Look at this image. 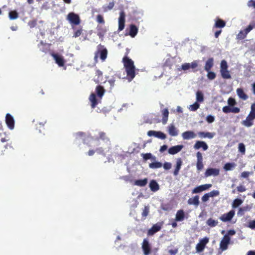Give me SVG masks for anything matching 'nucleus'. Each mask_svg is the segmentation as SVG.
I'll return each mask as SVG.
<instances>
[{
  "instance_id": "cd10ccee",
  "label": "nucleus",
  "mask_w": 255,
  "mask_h": 255,
  "mask_svg": "<svg viewBox=\"0 0 255 255\" xmlns=\"http://www.w3.org/2000/svg\"><path fill=\"white\" fill-rule=\"evenodd\" d=\"M213 59L212 58H209L206 62L205 66V70L209 72L211 68L213 66Z\"/></svg>"
},
{
  "instance_id": "c9c22d12",
  "label": "nucleus",
  "mask_w": 255,
  "mask_h": 255,
  "mask_svg": "<svg viewBox=\"0 0 255 255\" xmlns=\"http://www.w3.org/2000/svg\"><path fill=\"white\" fill-rule=\"evenodd\" d=\"M225 22L221 19H218L216 20L215 27L216 28H223L225 26Z\"/></svg>"
},
{
  "instance_id": "bf43d9fd",
  "label": "nucleus",
  "mask_w": 255,
  "mask_h": 255,
  "mask_svg": "<svg viewBox=\"0 0 255 255\" xmlns=\"http://www.w3.org/2000/svg\"><path fill=\"white\" fill-rule=\"evenodd\" d=\"M97 21H98V22L100 23H104V20L103 19V17L100 14H99L97 15Z\"/></svg>"
},
{
  "instance_id": "dca6fc26",
  "label": "nucleus",
  "mask_w": 255,
  "mask_h": 255,
  "mask_svg": "<svg viewBox=\"0 0 255 255\" xmlns=\"http://www.w3.org/2000/svg\"><path fill=\"white\" fill-rule=\"evenodd\" d=\"M183 148V145L173 146L168 149V153L174 155L180 152Z\"/></svg>"
},
{
  "instance_id": "a18cd8bd",
  "label": "nucleus",
  "mask_w": 255,
  "mask_h": 255,
  "mask_svg": "<svg viewBox=\"0 0 255 255\" xmlns=\"http://www.w3.org/2000/svg\"><path fill=\"white\" fill-rule=\"evenodd\" d=\"M255 26V25L253 23L250 24L248 26L244 29L245 32L248 34V33H249Z\"/></svg>"
},
{
  "instance_id": "393cba45",
  "label": "nucleus",
  "mask_w": 255,
  "mask_h": 255,
  "mask_svg": "<svg viewBox=\"0 0 255 255\" xmlns=\"http://www.w3.org/2000/svg\"><path fill=\"white\" fill-rule=\"evenodd\" d=\"M182 164V161L181 158H177L176 159V168L174 171V175H177L178 174Z\"/></svg>"
},
{
  "instance_id": "ddd939ff",
  "label": "nucleus",
  "mask_w": 255,
  "mask_h": 255,
  "mask_svg": "<svg viewBox=\"0 0 255 255\" xmlns=\"http://www.w3.org/2000/svg\"><path fill=\"white\" fill-rule=\"evenodd\" d=\"M119 31H122L124 29L125 23V14L123 11L120 12L119 18Z\"/></svg>"
},
{
  "instance_id": "052dcab7",
  "label": "nucleus",
  "mask_w": 255,
  "mask_h": 255,
  "mask_svg": "<svg viewBox=\"0 0 255 255\" xmlns=\"http://www.w3.org/2000/svg\"><path fill=\"white\" fill-rule=\"evenodd\" d=\"M163 166L165 170H168L171 168V164L169 162H166L164 163Z\"/></svg>"
},
{
  "instance_id": "72a5a7b5",
  "label": "nucleus",
  "mask_w": 255,
  "mask_h": 255,
  "mask_svg": "<svg viewBox=\"0 0 255 255\" xmlns=\"http://www.w3.org/2000/svg\"><path fill=\"white\" fill-rule=\"evenodd\" d=\"M168 110L167 109H164L162 112V115H163V118L162 120V122L163 124L165 125L166 124L167 121H168Z\"/></svg>"
},
{
  "instance_id": "20e7f679",
  "label": "nucleus",
  "mask_w": 255,
  "mask_h": 255,
  "mask_svg": "<svg viewBox=\"0 0 255 255\" xmlns=\"http://www.w3.org/2000/svg\"><path fill=\"white\" fill-rule=\"evenodd\" d=\"M107 50L103 46L99 45L98 46V50L95 53V59L96 60L99 55H100V58L104 61L107 58Z\"/></svg>"
},
{
  "instance_id": "58836bf2",
  "label": "nucleus",
  "mask_w": 255,
  "mask_h": 255,
  "mask_svg": "<svg viewBox=\"0 0 255 255\" xmlns=\"http://www.w3.org/2000/svg\"><path fill=\"white\" fill-rule=\"evenodd\" d=\"M218 222L217 220H213L211 218L209 219L207 221V224L211 227H215L217 225Z\"/></svg>"
},
{
  "instance_id": "a878e982",
  "label": "nucleus",
  "mask_w": 255,
  "mask_h": 255,
  "mask_svg": "<svg viewBox=\"0 0 255 255\" xmlns=\"http://www.w3.org/2000/svg\"><path fill=\"white\" fill-rule=\"evenodd\" d=\"M199 197L195 196L194 197L190 198L188 200V204L189 205H194L197 206L199 205Z\"/></svg>"
},
{
  "instance_id": "13d9d810",
  "label": "nucleus",
  "mask_w": 255,
  "mask_h": 255,
  "mask_svg": "<svg viewBox=\"0 0 255 255\" xmlns=\"http://www.w3.org/2000/svg\"><path fill=\"white\" fill-rule=\"evenodd\" d=\"M200 186L201 187L202 190L204 191L207 190L209 189L210 188H211L212 187V184H204V185H200Z\"/></svg>"
},
{
  "instance_id": "7ed1b4c3",
  "label": "nucleus",
  "mask_w": 255,
  "mask_h": 255,
  "mask_svg": "<svg viewBox=\"0 0 255 255\" xmlns=\"http://www.w3.org/2000/svg\"><path fill=\"white\" fill-rule=\"evenodd\" d=\"M228 65L226 60H223L220 63V73L224 79H229L231 78L230 71L228 69Z\"/></svg>"
},
{
  "instance_id": "6ab92c4d",
  "label": "nucleus",
  "mask_w": 255,
  "mask_h": 255,
  "mask_svg": "<svg viewBox=\"0 0 255 255\" xmlns=\"http://www.w3.org/2000/svg\"><path fill=\"white\" fill-rule=\"evenodd\" d=\"M194 148L195 149H199L200 148H202L204 150H206L208 148V145L203 141H197L194 145Z\"/></svg>"
},
{
  "instance_id": "603ef678",
  "label": "nucleus",
  "mask_w": 255,
  "mask_h": 255,
  "mask_svg": "<svg viewBox=\"0 0 255 255\" xmlns=\"http://www.w3.org/2000/svg\"><path fill=\"white\" fill-rule=\"evenodd\" d=\"M239 150L243 153H245L246 151V148L245 145L243 143H240L239 144Z\"/></svg>"
},
{
  "instance_id": "79ce46f5",
  "label": "nucleus",
  "mask_w": 255,
  "mask_h": 255,
  "mask_svg": "<svg viewBox=\"0 0 255 255\" xmlns=\"http://www.w3.org/2000/svg\"><path fill=\"white\" fill-rule=\"evenodd\" d=\"M248 116L255 119V103H254L251 105V111Z\"/></svg>"
},
{
  "instance_id": "4d7b16f0",
  "label": "nucleus",
  "mask_w": 255,
  "mask_h": 255,
  "mask_svg": "<svg viewBox=\"0 0 255 255\" xmlns=\"http://www.w3.org/2000/svg\"><path fill=\"white\" fill-rule=\"evenodd\" d=\"M206 121L208 123H212L215 121V117L212 115H208L206 117Z\"/></svg>"
},
{
  "instance_id": "6e6552de",
  "label": "nucleus",
  "mask_w": 255,
  "mask_h": 255,
  "mask_svg": "<svg viewBox=\"0 0 255 255\" xmlns=\"http://www.w3.org/2000/svg\"><path fill=\"white\" fill-rule=\"evenodd\" d=\"M230 238L228 236H224L220 244V248L224 251L227 249L228 246L230 242Z\"/></svg>"
},
{
  "instance_id": "f3484780",
  "label": "nucleus",
  "mask_w": 255,
  "mask_h": 255,
  "mask_svg": "<svg viewBox=\"0 0 255 255\" xmlns=\"http://www.w3.org/2000/svg\"><path fill=\"white\" fill-rule=\"evenodd\" d=\"M142 249L144 255H148L150 254L151 250L148 241L146 239H144L143 241Z\"/></svg>"
},
{
  "instance_id": "0eeeda50",
  "label": "nucleus",
  "mask_w": 255,
  "mask_h": 255,
  "mask_svg": "<svg viewBox=\"0 0 255 255\" xmlns=\"http://www.w3.org/2000/svg\"><path fill=\"white\" fill-rule=\"evenodd\" d=\"M5 123L9 129L12 130L14 128V120L10 114H6L5 116Z\"/></svg>"
},
{
  "instance_id": "f03ea898",
  "label": "nucleus",
  "mask_w": 255,
  "mask_h": 255,
  "mask_svg": "<svg viewBox=\"0 0 255 255\" xmlns=\"http://www.w3.org/2000/svg\"><path fill=\"white\" fill-rule=\"evenodd\" d=\"M96 92L99 99L96 98V95L94 93L92 94L89 97L92 108H94L98 104V102H100L105 93V90L103 87L99 86L97 87Z\"/></svg>"
},
{
  "instance_id": "c756f323",
  "label": "nucleus",
  "mask_w": 255,
  "mask_h": 255,
  "mask_svg": "<svg viewBox=\"0 0 255 255\" xmlns=\"http://www.w3.org/2000/svg\"><path fill=\"white\" fill-rule=\"evenodd\" d=\"M184 213L183 210H180L177 212L175 220L176 221H181L184 218Z\"/></svg>"
},
{
  "instance_id": "69168bd1",
  "label": "nucleus",
  "mask_w": 255,
  "mask_h": 255,
  "mask_svg": "<svg viewBox=\"0 0 255 255\" xmlns=\"http://www.w3.org/2000/svg\"><path fill=\"white\" fill-rule=\"evenodd\" d=\"M210 198L209 195L208 193L205 194L202 197V200L203 202H206Z\"/></svg>"
},
{
  "instance_id": "09e8293b",
  "label": "nucleus",
  "mask_w": 255,
  "mask_h": 255,
  "mask_svg": "<svg viewBox=\"0 0 255 255\" xmlns=\"http://www.w3.org/2000/svg\"><path fill=\"white\" fill-rule=\"evenodd\" d=\"M28 25L30 28H33L37 25V20L33 19L28 22Z\"/></svg>"
},
{
  "instance_id": "0e129e2a",
  "label": "nucleus",
  "mask_w": 255,
  "mask_h": 255,
  "mask_svg": "<svg viewBox=\"0 0 255 255\" xmlns=\"http://www.w3.org/2000/svg\"><path fill=\"white\" fill-rule=\"evenodd\" d=\"M248 210L247 207L240 208L239 210L238 215H242L244 212Z\"/></svg>"
},
{
  "instance_id": "a19ab883",
  "label": "nucleus",
  "mask_w": 255,
  "mask_h": 255,
  "mask_svg": "<svg viewBox=\"0 0 255 255\" xmlns=\"http://www.w3.org/2000/svg\"><path fill=\"white\" fill-rule=\"evenodd\" d=\"M190 69H191L190 63H185L181 65L180 68H178V70L179 71H181V70L186 71V70H189Z\"/></svg>"
},
{
  "instance_id": "c03bdc74",
  "label": "nucleus",
  "mask_w": 255,
  "mask_h": 255,
  "mask_svg": "<svg viewBox=\"0 0 255 255\" xmlns=\"http://www.w3.org/2000/svg\"><path fill=\"white\" fill-rule=\"evenodd\" d=\"M149 212V206H145L144 209L142 213V216L145 219L146 216L148 215Z\"/></svg>"
},
{
  "instance_id": "6e6d98bb",
  "label": "nucleus",
  "mask_w": 255,
  "mask_h": 255,
  "mask_svg": "<svg viewBox=\"0 0 255 255\" xmlns=\"http://www.w3.org/2000/svg\"><path fill=\"white\" fill-rule=\"evenodd\" d=\"M202 191H203L202 190L201 187L200 186H197L196 188H195L192 190V193L193 194L198 193H200Z\"/></svg>"
},
{
  "instance_id": "473e14b6",
  "label": "nucleus",
  "mask_w": 255,
  "mask_h": 255,
  "mask_svg": "<svg viewBox=\"0 0 255 255\" xmlns=\"http://www.w3.org/2000/svg\"><path fill=\"white\" fill-rule=\"evenodd\" d=\"M196 100L197 103H202L204 101V95L202 92L198 91L196 93Z\"/></svg>"
},
{
  "instance_id": "a211bd4d",
  "label": "nucleus",
  "mask_w": 255,
  "mask_h": 255,
  "mask_svg": "<svg viewBox=\"0 0 255 255\" xmlns=\"http://www.w3.org/2000/svg\"><path fill=\"white\" fill-rule=\"evenodd\" d=\"M255 119L248 116L246 119L242 122V124L246 127H251L254 125V121Z\"/></svg>"
},
{
  "instance_id": "4468645a",
  "label": "nucleus",
  "mask_w": 255,
  "mask_h": 255,
  "mask_svg": "<svg viewBox=\"0 0 255 255\" xmlns=\"http://www.w3.org/2000/svg\"><path fill=\"white\" fill-rule=\"evenodd\" d=\"M220 170L217 168H208L205 173V176L207 177L211 176H216L219 174Z\"/></svg>"
},
{
  "instance_id": "9d476101",
  "label": "nucleus",
  "mask_w": 255,
  "mask_h": 255,
  "mask_svg": "<svg viewBox=\"0 0 255 255\" xmlns=\"http://www.w3.org/2000/svg\"><path fill=\"white\" fill-rule=\"evenodd\" d=\"M235 212L234 210H231L229 212L224 214L220 217V219L224 222H228L231 220L234 216Z\"/></svg>"
},
{
  "instance_id": "7c9ffc66",
  "label": "nucleus",
  "mask_w": 255,
  "mask_h": 255,
  "mask_svg": "<svg viewBox=\"0 0 255 255\" xmlns=\"http://www.w3.org/2000/svg\"><path fill=\"white\" fill-rule=\"evenodd\" d=\"M147 179L144 178L143 179H139V180H136L134 181V185L140 186V187H143L146 185L147 183Z\"/></svg>"
},
{
  "instance_id": "412c9836",
  "label": "nucleus",
  "mask_w": 255,
  "mask_h": 255,
  "mask_svg": "<svg viewBox=\"0 0 255 255\" xmlns=\"http://www.w3.org/2000/svg\"><path fill=\"white\" fill-rule=\"evenodd\" d=\"M198 135L200 138H208L211 139L214 137L215 133L214 132H198Z\"/></svg>"
},
{
  "instance_id": "338daca9",
  "label": "nucleus",
  "mask_w": 255,
  "mask_h": 255,
  "mask_svg": "<svg viewBox=\"0 0 255 255\" xmlns=\"http://www.w3.org/2000/svg\"><path fill=\"white\" fill-rule=\"evenodd\" d=\"M240 111V109L238 107L231 108V112L234 113H239Z\"/></svg>"
},
{
  "instance_id": "2f4dec72",
  "label": "nucleus",
  "mask_w": 255,
  "mask_h": 255,
  "mask_svg": "<svg viewBox=\"0 0 255 255\" xmlns=\"http://www.w3.org/2000/svg\"><path fill=\"white\" fill-rule=\"evenodd\" d=\"M138 32L137 28L134 25H131L130 26L129 35L131 37H134Z\"/></svg>"
},
{
  "instance_id": "423d86ee",
  "label": "nucleus",
  "mask_w": 255,
  "mask_h": 255,
  "mask_svg": "<svg viewBox=\"0 0 255 255\" xmlns=\"http://www.w3.org/2000/svg\"><path fill=\"white\" fill-rule=\"evenodd\" d=\"M209 239L207 237H205L200 240L199 243L196 246L197 253L203 252L205 248L206 244L209 242Z\"/></svg>"
},
{
  "instance_id": "37998d69",
  "label": "nucleus",
  "mask_w": 255,
  "mask_h": 255,
  "mask_svg": "<svg viewBox=\"0 0 255 255\" xmlns=\"http://www.w3.org/2000/svg\"><path fill=\"white\" fill-rule=\"evenodd\" d=\"M245 32V31H244V30L240 31V32L237 35V39H244L247 35V34H246Z\"/></svg>"
},
{
  "instance_id": "864d4df0",
  "label": "nucleus",
  "mask_w": 255,
  "mask_h": 255,
  "mask_svg": "<svg viewBox=\"0 0 255 255\" xmlns=\"http://www.w3.org/2000/svg\"><path fill=\"white\" fill-rule=\"evenodd\" d=\"M252 172H249V171H244L241 173V176L242 178H247L249 176V175L252 174Z\"/></svg>"
},
{
  "instance_id": "f704fd0d",
  "label": "nucleus",
  "mask_w": 255,
  "mask_h": 255,
  "mask_svg": "<svg viewBox=\"0 0 255 255\" xmlns=\"http://www.w3.org/2000/svg\"><path fill=\"white\" fill-rule=\"evenodd\" d=\"M200 108V104L195 102L194 104L188 106V109L190 111L194 112Z\"/></svg>"
},
{
  "instance_id": "f257e3e1",
  "label": "nucleus",
  "mask_w": 255,
  "mask_h": 255,
  "mask_svg": "<svg viewBox=\"0 0 255 255\" xmlns=\"http://www.w3.org/2000/svg\"><path fill=\"white\" fill-rule=\"evenodd\" d=\"M127 75L129 81H131L135 77V67L133 61L127 57L123 59Z\"/></svg>"
},
{
  "instance_id": "e2e57ef3",
  "label": "nucleus",
  "mask_w": 255,
  "mask_h": 255,
  "mask_svg": "<svg viewBox=\"0 0 255 255\" xmlns=\"http://www.w3.org/2000/svg\"><path fill=\"white\" fill-rule=\"evenodd\" d=\"M248 227L251 229L255 228V220L251 221L249 222Z\"/></svg>"
},
{
  "instance_id": "5701e85b",
  "label": "nucleus",
  "mask_w": 255,
  "mask_h": 255,
  "mask_svg": "<svg viewBox=\"0 0 255 255\" xmlns=\"http://www.w3.org/2000/svg\"><path fill=\"white\" fill-rule=\"evenodd\" d=\"M161 229V225L160 224H156L149 230L148 234L149 235H152L156 232H158Z\"/></svg>"
},
{
  "instance_id": "5fc2aeb1",
  "label": "nucleus",
  "mask_w": 255,
  "mask_h": 255,
  "mask_svg": "<svg viewBox=\"0 0 255 255\" xmlns=\"http://www.w3.org/2000/svg\"><path fill=\"white\" fill-rule=\"evenodd\" d=\"M228 104L229 106H233L236 104V102L234 99L230 98L228 100Z\"/></svg>"
},
{
  "instance_id": "4be33fe9",
  "label": "nucleus",
  "mask_w": 255,
  "mask_h": 255,
  "mask_svg": "<svg viewBox=\"0 0 255 255\" xmlns=\"http://www.w3.org/2000/svg\"><path fill=\"white\" fill-rule=\"evenodd\" d=\"M149 186L151 191L152 192H156L159 189V186L158 184L154 180L150 181Z\"/></svg>"
},
{
  "instance_id": "b1692460",
  "label": "nucleus",
  "mask_w": 255,
  "mask_h": 255,
  "mask_svg": "<svg viewBox=\"0 0 255 255\" xmlns=\"http://www.w3.org/2000/svg\"><path fill=\"white\" fill-rule=\"evenodd\" d=\"M94 81L96 83H102L103 81V73L99 70H97L96 72V75L94 78Z\"/></svg>"
},
{
  "instance_id": "aec40b11",
  "label": "nucleus",
  "mask_w": 255,
  "mask_h": 255,
  "mask_svg": "<svg viewBox=\"0 0 255 255\" xmlns=\"http://www.w3.org/2000/svg\"><path fill=\"white\" fill-rule=\"evenodd\" d=\"M52 56L55 59L56 63L60 66L62 67L64 65V60L63 57L57 54H52Z\"/></svg>"
},
{
  "instance_id": "3c124183",
  "label": "nucleus",
  "mask_w": 255,
  "mask_h": 255,
  "mask_svg": "<svg viewBox=\"0 0 255 255\" xmlns=\"http://www.w3.org/2000/svg\"><path fill=\"white\" fill-rule=\"evenodd\" d=\"M210 197H213L219 195V191L218 190H213L208 193Z\"/></svg>"
},
{
  "instance_id": "8fccbe9b",
  "label": "nucleus",
  "mask_w": 255,
  "mask_h": 255,
  "mask_svg": "<svg viewBox=\"0 0 255 255\" xmlns=\"http://www.w3.org/2000/svg\"><path fill=\"white\" fill-rule=\"evenodd\" d=\"M207 77L210 80H213L216 77V74L214 72L209 71L208 72Z\"/></svg>"
},
{
  "instance_id": "4c0bfd02",
  "label": "nucleus",
  "mask_w": 255,
  "mask_h": 255,
  "mask_svg": "<svg viewBox=\"0 0 255 255\" xmlns=\"http://www.w3.org/2000/svg\"><path fill=\"white\" fill-rule=\"evenodd\" d=\"M162 166V164L158 161L151 163L149 165V167L152 169L159 168Z\"/></svg>"
},
{
  "instance_id": "1a4fd4ad",
  "label": "nucleus",
  "mask_w": 255,
  "mask_h": 255,
  "mask_svg": "<svg viewBox=\"0 0 255 255\" xmlns=\"http://www.w3.org/2000/svg\"><path fill=\"white\" fill-rule=\"evenodd\" d=\"M147 135L149 136H153L161 139H164L166 137V135L164 133L159 131L149 130L147 132Z\"/></svg>"
},
{
  "instance_id": "39448f33",
  "label": "nucleus",
  "mask_w": 255,
  "mask_h": 255,
  "mask_svg": "<svg viewBox=\"0 0 255 255\" xmlns=\"http://www.w3.org/2000/svg\"><path fill=\"white\" fill-rule=\"evenodd\" d=\"M67 19L72 25H77L80 23V17L74 12H70L67 16Z\"/></svg>"
},
{
  "instance_id": "ea45409f",
  "label": "nucleus",
  "mask_w": 255,
  "mask_h": 255,
  "mask_svg": "<svg viewBox=\"0 0 255 255\" xmlns=\"http://www.w3.org/2000/svg\"><path fill=\"white\" fill-rule=\"evenodd\" d=\"M243 200L240 199H235L232 204V207L233 208H237L243 203Z\"/></svg>"
},
{
  "instance_id": "bb28decb",
  "label": "nucleus",
  "mask_w": 255,
  "mask_h": 255,
  "mask_svg": "<svg viewBox=\"0 0 255 255\" xmlns=\"http://www.w3.org/2000/svg\"><path fill=\"white\" fill-rule=\"evenodd\" d=\"M236 166V164L234 162H229L226 163L224 166V169L226 171H230L233 170Z\"/></svg>"
},
{
  "instance_id": "f8f14e48",
  "label": "nucleus",
  "mask_w": 255,
  "mask_h": 255,
  "mask_svg": "<svg viewBox=\"0 0 255 255\" xmlns=\"http://www.w3.org/2000/svg\"><path fill=\"white\" fill-rule=\"evenodd\" d=\"M197 156V163L196 167L198 170L200 171L203 168V156L202 154L200 152H197L196 153Z\"/></svg>"
},
{
  "instance_id": "2eb2a0df",
  "label": "nucleus",
  "mask_w": 255,
  "mask_h": 255,
  "mask_svg": "<svg viewBox=\"0 0 255 255\" xmlns=\"http://www.w3.org/2000/svg\"><path fill=\"white\" fill-rule=\"evenodd\" d=\"M182 137L185 140L195 138L196 137V133L191 130L186 131L182 133Z\"/></svg>"
},
{
  "instance_id": "c85d7f7f",
  "label": "nucleus",
  "mask_w": 255,
  "mask_h": 255,
  "mask_svg": "<svg viewBox=\"0 0 255 255\" xmlns=\"http://www.w3.org/2000/svg\"><path fill=\"white\" fill-rule=\"evenodd\" d=\"M237 93L240 98L246 100L248 99V96L245 93L243 90L241 88H238L237 90Z\"/></svg>"
},
{
  "instance_id": "774afa93",
  "label": "nucleus",
  "mask_w": 255,
  "mask_h": 255,
  "mask_svg": "<svg viewBox=\"0 0 255 255\" xmlns=\"http://www.w3.org/2000/svg\"><path fill=\"white\" fill-rule=\"evenodd\" d=\"M190 65L191 69H194L198 66V62L196 61H194L190 63Z\"/></svg>"
},
{
  "instance_id": "9b49d317",
  "label": "nucleus",
  "mask_w": 255,
  "mask_h": 255,
  "mask_svg": "<svg viewBox=\"0 0 255 255\" xmlns=\"http://www.w3.org/2000/svg\"><path fill=\"white\" fill-rule=\"evenodd\" d=\"M167 131L168 133L172 136H176L179 133L178 129L173 124H170L167 127Z\"/></svg>"
},
{
  "instance_id": "680f3d73",
  "label": "nucleus",
  "mask_w": 255,
  "mask_h": 255,
  "mask_svg": "<svg viewBox=\"0 0 255 255\" xmlns=\"http://www.w3.org/2000/svg\"><path fill=\"white\" fill-rule=\"evenodd\" d=\"M231 108L229 106H225L223 108V112L225 113H229L231 112Z\"/></svg>"
},
{
  "instance_id": "de8ad7c7",
  "label": "nucleus",
  "mask_w": 255,
  "mask_h": 255,
  "mask_svg": "<svg viewBox=\"0 0 255 255\" xmlns=\"http://www.w3.org/2000/svg\"><path fill=\"white\" fill-rule=\"evenodd\" d=\"M142 157L144 159L147 160L149 159L153 158V159H155V157H152V155L151 153H145L142 154Z\"/></svg>"
},
{
  "instance_id": "e433bc0d",
  "label": "nucleus",
  "mask_w": 255,
  "mask_h": 255,
  "mask_svg": "<svg viewBox=\"0 0 255 255\" xmlns=\"http://www.w3.org/2000/svg\"><path fill=\"white\" fill-rule=\"evenodd\" d=\"M8 16L10 19H15L18 17V13L16 10H11L9 12Z\"/></svg>"
},
{
  "instance_id": "49530a36",
  "label": "nucleus",
  "mask_w": 255,
  "mask_h": 255,
  "mask_svg": "<svg viewBox=\"0 0 255 255\" xmlns=\"http://www.w3.org/2000/svg\"><path fill=\"white\" fill-rule=\"evenodd\" d=\"M114 2L113 1L110 2L107 6H104V10L107 11L108 10L112 9L114 6Z\"/></svg>"
}]
</instances>
